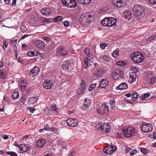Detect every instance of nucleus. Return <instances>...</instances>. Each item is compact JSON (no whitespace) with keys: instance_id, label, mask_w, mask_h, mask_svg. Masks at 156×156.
<instances>
[{"instance_id":"1","label":"nucleus","mask_w":156,"mask_h":156,"mask_svg":"<svg viewBox=\"0 0 156 156\" xmlns=\"http://www.w3.org/2000/svg\"><path fill=\"white\" fill-rule=\"evenodd\" d=\"M132 60L135 63H139L142 62L144 58L143 54L139 52H135L130 56Z\"/></svg>"},{"instance_id":"2","label":"nucleus","mask_w":156,"mask_h":156,"mask_svg":"<svg viewBox=\"0 0 156 156\" xmlns=\"http://www.w3.org/2000/svg\"><path fill=\"white\" fill-rule=\"evenodd\" d=\"M122 132L124 136L127 137H133L136 135V130L132 127L126 126L122 129Z\"/></svg>"},{"instance_id":"3","label":"nucleus","mask_w":156,"mask_h":156,"mask_svg":"<svg viewBox=\"0 0 156 156\" xmlns=\"http://www.w3.org/2000/svg\"><path fill=\"white\" fill-rule=\"evenodd\" d=\"M92 19L93 17L92 15L88 12H85L81 15L80 20L81 23H83L90 22Z\"/></svg>"},{"instance_id":"4","label":"nucleus","mask_w":156,"mask_h":156,"mask_svg":"<svg viewBox=\"0 0 156 156\" xmlns=\"http://www.w3.org/2000/svg\"><path fill=\"white\" fill-rule=\"evenodd\" d=\"M133 11L135 15L137 16H139L140 17L143 16L144 9L141 5H135L133 8Z\"/></svg>"},{"instance_id":"5","label":"nucleus","mask_w":156,"mask_h":156,"mask_svg":"<svg viewBox=\"0 0 156 156\" xmlns=\"http://www.w3.org/2000/svg\"><path fill=\"white\" fill-rule=\"evenodd\" d=\"M141 130L144 133H148L152 130V126L151 124L143 123L141 125Z\"/></svg>"},{"instance_id":"6","label":"nucleus","mask_w":156,"mask_h":156,"mask_svg":"<svg viewBox=\"0 0 156 156\" xmlns=\"http://www.w3.org/2000/svg\"><path fill=\"white\" fill-rule=\"evenodd\" d=\"M66 123L69 126L74 127L77 125V122L76 119H74L72 118L68 119L66 121H64L62 122V124H65Z\"/></svg>"},{"instance_id":"7","label":"nucleus","mask_w":156,"mask_h":156,"mask_svg":"<svg viewBox=\"0 0 156 156\" xmlns=\"http://www.w3.org/2000/svg\"><path fill=\"white\" fill-rule=\"evenodd\" d=\"M123 72L120 69H116L113 72L112 77L115 80L122 78Z\"/></svg>"},{"instance_id":"8","label":"nucleus","mask_w":156,"mask_h":156,"mask_svg":"<svg viewBox=\"0 0 156 156\" xmlns=\"http://www.w3.org/2000/svg\"><path fill=\"white\" fill-rule=\"evenodd\" d=\"M57 55L64 56L67 55V52L62 46H60L56 50Z\"/></svg>"},{"instance_id":"9","label":"nucleus","mask_w":156,"mask_h":156,"mask_svg":"<svg viewBox=\"0 0 156 156\" xmlns=\"http://www.w3.org/2000/svg\"><path fill=\"white\" fill-rule=\"evenodd\" d=\"M80 87L78 88L77 93L79 95L82 94L84 93L85 91V82L84 80H82L80 82Z\"/></svg>"},{"instance_id":"10","label":"nucleus","mask_w":156,"mask_h":156,"mask_svg":"<svg viewBox=\"0 0 156 156\" xmlns=\"http://www.w3.org/2000/svg\"><path fill=\"white\" fill-rule=\"evenodd\" d=\"M46 141L44 138L38 139L36 142V146L39 149H41L44 147Z\"/></svg>"},{"instance_id":"11","label":"nucleus","mask_w":156,"mask_h":156,"mask_svg":"<svg viewBox=\"0 0 156 156\" xmlns=\"http://www.w3.org/2000/svg\"><path fill=\"white\" fill-rule=\"evenodd\" d=\"M52 12V9L49 8H44L41 10V13L44 15H50Z\"/></svg>"},{"instance_id":"12","label":"nucleus","mask_w":156,"mask_h":156,"mask_svg":"<svg viewBox=\"0 0 156 156\" xmlns=\"http://www.w3.org/2000/svg\"><path fill=\"white\" fill-rule=\"evenodd\" d=\"M88 56V58H86L84 59V67L85 69H86L88 68V62L90 61L91 62L94 61L93 56L92 54L87 55Z\"/></svg>"},{"instance_id":"13","label":"nucleus","mask_w":156,"mask_h":156,"mask_svg":"<svg viewBox=\"0 0 156 156\" xmlns=\"http://www.w3.org/2000/svg\"><path fill=\"white\" fill-rule=\"evenodd\" d=\"M52 84V82L51 81L47 80L44 81L42 86L44 89L48 90L51 88Z\"/></svg>"},{"instance_id":"14","label":"nucleus","mask_w":156,"mask_h":156,"mask_svg":"<svg viewBox=\"0 0 156 156\" xmlns=\"http://www.w3.org/2000/svg\"><path fill=\"white\" fill-rule=\"evenodd\" d=\"M112 4L116 7H120L123 6L125 3L121 0H112Z\"/></svg>"},{"instance_id":"15","label":"nucleus","mask_w":156,"mask_h":156,"mask_svg":"<svg viewBox=\"0 0 156 156\" xmlns=\"http://www.w3.org/2000/svg\"><path fill=\"white\" fill-rule=\"evenodd\" d=\"M108 27H113V28H115L116 27V23L117 22L116 19L114 18H108Z\"/></svg>"},{"instance_id":"16","label":"nucleus","mask_w":156,"mask_h":156,"mask_svg":"<svg viewBox=\"0 0 156 156\" xmlns=\"http://www.w3.org/2000/svg\"><path fill=\"white\" fill-rule=\"evenodd\" d=\"M39 72V68L37 66H35L30 72L29 74L32 77H34L37 75Z\"/></svg>"},{"instance_id":"17","label":"nucleus","mask_w":156,"mask_h":156,"mask_svg":"<svg viewBox=\"0 0 156 156\" xmlns=\"http://www.w3.org/2000/svg\"><path fill=\"white\" fill-rule=\"evenodd\" d=\"M108 85V81L106 79H101L98 87L100 88H105Z\"/></svg>"},{"instance_id":"18","label":"nucleus","mask_w":156,"mask_h":156,"mask_svg":"<svg viewBox=\"0 0 156 156\" xmlns=\"http://www.w3.org/2000/svg\"><path fill=\"white\" fill-rule=\"evenodd\" d=\"M136 77V74L134 72H131L129 73V83H132L135 82Z\"/></svg>"},{"instance_id":"19","label":"nucleus","mask_w":156,"mask_h":156,"mask_svg":"<svg viewBox=\"0 0 156 156\" xmlns=\"http://www.w3.org/2000/svg\"><path fill=\"white\" fill-rule=\"evenodd\" d=\"M34 44L38 48H43L46 45V44L44 42L39 40H36Z\"/></svg>"},{"instance_id":"20","label":"nucleus","mask_w":156,"mask_h":156,"mask_svg":"<svg viewBox=\"0 0 156 156\" xmlns=\"http://www.w3.org/2000/svg\"><path fill=\"white\" fill-rule=\"evenodd\" d=\"M105 73V70L104 68H100L96 72L95 75L97 77H99L103 75Z\"/></svg>"},{"instance_id":"21","label":"nucleus","mask_w":156,"mask_h":156,"mask_svg":"<svg viewBox=\"0 0 156 156\" xmlns=\"http://www.w3.org/2000/svg\"><path fill=\"white\" fill-rule=\"evenodd\" d=\"M70 62L69 60H67L63 62L62 66L63 69L68 70L70 67Z\"/></svg>"},{"instance_id":"22","label":"nucleus","mask_w":156,"mask_h":156,"mask_svg":"<svg viewBox=\"0 0 156 156\" xmlns=\"http://www.w3.org/2000/svg\"><path fill=\"white\" fill-rule=\"evenodd\" d=\"M128 87L127 84L125 82L122 83L118 86L116 87V89L117 90H122L127 89Z\"/></svg>"},{"instance_id":"23","label":"nucleus","mask_w":156,"mask_h":156,"mask_svg":"<svg viewBox=\"0 0 156 156\" xmlns=\"http://www.w3.org/2000/svg\"><path fill=\"white\" fill-rule=\"evenodd\" d=\"M85 101L84 104L82 107V109L83 110L86 111L88 109L89 107L91 105V102H90L89 100H85Z\"/></svg>"},{"instance_id":"24","label":"nucleus","mask_w":156,"mask_h":156,"mask_svg":"<svg viewBox=\"0 0 156 156\" xmlns=\"http://www.w3.org/2000/svg\"><path fill=\"white\" fill-rule=\"evenodd\" d=\"M122 16L123 17L128 20L130 19L131 18V13L130 11H125L122 13Z\"/></svg>"},{"instance_id":"25","label":"nucleus","mask_w":156,"mask_h":156,"mask_svg":"<svg viewBox=\"0 0 156 156\" xmlns=\"http://www.w3.org/2000/svg\"><path fill=\"white\" fill-rule=\"evenodd\" d=\"M20 146V150L23 152L27 151L30 150L29 147L25 144H21Z\"/></svg>"},{"instance_id":"26","label":"nucleus","mask_w":156,"mask_h":156,"mask_svg":"<svg viewBox=\"0 0 156 156\" xmlns=\"http://www.w3.org/2000/svg\"><path fill=\"white\" fill-rule=\"evenodd\" d=\"M110 127L109 125H108L107 124H105V123L103 124L102 130L105 131V132L109 133L111 130Z\"/></svg>"},{"instance_id":"27","label":"nucleus","mask_w":156,"mask_h":156,"mask_svg":"<svg viewBox=\"0 0 156 156\" xmlns=\"http://www.w3.org/2000/svg\"><path fill=\"white\" fill-rule=\"evenodd\" d=\"M37 98L32 97L29 100V104L30 105H35L37 103Z\"/></svg>"},{"instance_id":"28","label":"nucleus","mask_w":156,"mask_h":156,"mask_svg":"<svg viewBox=\"0 0 156 156\" xmlns=\"http://www.w3.org/2000/svg\"><path fill=\"white\" fill-rule=\"evenodd\" d=\"M147 78L148 79V81L150 84H153L156 80V77L155 76H152L151 75L147 76Z\"/></svg>"},{"instance_id":"29","label":"nucleus","mask_w":156,"mask_h":156,"mask_svg":"<svg viewBox=\"0 0 156 156\" xmlns=\"http://www.w3.org/2000/svg\"><path fill=\"white\" fill-rule=\"evenodd\" d=\"M19 86L21 90H25L27 86L26 81L25 80H23L20 81Z\"/></svg>"},{"instance_id":"30","label":"nucleus","mask_w":156,"mask_h":156,"mask_svg":"<svg viewBox=\"0 0 156 156\" xmlns=\"http://www.w3.org/2000/svg\"><path fill=\"white\" fill-rule=\"evenodd\" d=\"M112 147H105L103 150V151L106 154H110L113 153Z\"/></svg>"},{"instance_id":"31","label":"nucleus","mask_w":156,"mask_h":156,"mask_svg":"<svg viewBox=\"0 0 156 156\" xmlns=\"http://www.w3.org/2000/svg\"><path fill=\"white\" fill-rule=\"evenodd\" d=\"M38 54V52L36 51H30L27 53V55L30 57L36 56Z\"/></svg>"},{"instance_id":"32","label":"nucleus","mask_w":156,"mask_h":156,"mask_svg":"<svg viewBox=\"0 0 156 156\" xmlns=\"http://www.w3.org/2000/svg\"><path fill=\"white\" fill-rule=\"evenodd\" d=\"M108 18H105L103 19L101 21L102 25L105 27H108Z\"/></svg>"},{"instance_id":"33","label":"nucleus","mask_w":156,"mask_h":156,"mask_svg":"<svg viewBox=\"0 0 156 156\" xmlns=\"http://www.w3.org/2000/svg\"><path fill=\"white\" fill-rule=\"evenodd\" d=\"M77 5V2L75 0H71V1L68 7L70 8L76 7Z\"/></svg>"},{"instance_id":"34","label":"nucleus","mask_w":156,"mask_h":156,"mask_svg":"<svg viewBox=\"0 0 156 156\" xmlns=\"http://www.w3.org/2000/svg\"><path fill=\"white\" fill-rule=\"evenodd\" d=\"M44 129L46 130L52 131L54 133H56L58 131V129L55 127H45L44 128Z\"/></svg>"},{"instance_id":"35","label":"nucleus","mask_w":156,"mask_h":156,"mask_svg":"<svg viewBox=\"0 0 156 156\" xmlns=\"http://www.w3.org/2000/svg\"><path fill=\"white\" fill-rule=\"evenodd\" d=\"M100 58L101 60L104 62H108L110 60V59L108 57L105 55H100Z\"/></svg>"},{"instance_id":"36","label":"nucleus","mask_w":156,"mask_h":156,"mask_svg":"<svg viewBox=\"0 0 156 156\" xmlns=\"http://www.w3.org/2000/svg\"><path fill=\"white\" fill-rule=\"evenodd\" d=\"M150 95V93L148 92L142 95V97H140V99L141 101H143L145 100V98H147L149 97Z\"/></svg>"},{"instance_id":"37","label":"nucleus","mask_w":156,"mask_h":156,"mask_svg":"<svg viewBox=\"0 0 156 156\" xmlns=\"http://www.w3.org/2000/svg\"><path fill=\"white\" fill-rule=\"evenodd\" d=\"M132 98L133 101H136L138 99V94L136 92L133 91L132 94Z\"/></svg>"},{"instance_id":"38","label":"nucleus","mask_w":156,"mask_h":156,"mask_svg":"<svg viewBox=\"0 0 156 156\" xmlns=\"http://www.w3.org/2000/svg\"><path fill=\"white\" fill-rule=\"evenodd\" d=\"M62 19V17L61 16H57V17L54 18V21L55 22L58 23L61 22Z\"/></svg>"},{"instance_id":"39","label":"nucleus","mask_w":156,"mask_h":156,"mask_svg":"<svg viewBox=\"0 0 156 156\" xmlns=\"http://www.w3.org/2000/svg\"><path fill=\"white\" fill-rule=\"evenodd\" d=\"M19 96V93L18 92H13L12 94V97L13 99L17 98Z\"/></svg>"},{"instance_id":"40","label":"nucleus","mask_w":156,"mask_h":156,"mask_svg":"<svg viewBox=\"0 0 156 156\" xmlns=\"http://www.w3.org/2000/svg\"><path fill=\"white\" fill-rule=\"evenodd\" d=\"M119 51L118 48L116 49L112 53V55L114 58H116L119 55Z\"/></svg>"},{"instance_id":"41","label":"nucleus","mask_w":156,"mask_h":156,"mask_svg":"<svg viewBox=\"0 0 156 156\" xmlns=\"http://www.w3.org/2000/svg\"><path fill=\"white\" fill-rule=\"evenodd\" d=\"M126 62L124 61H118L116 62V64L121 67L124 66L125 65Z\"/></svg>"},{"instance_id":"42","label":"nucleus","mask_w":156,"mask_h":156,"mask_svg":"<svg viewBox=\"0 0 156 156\" xmlns=\"http://www.w3.org/2000/svg\"><path fill=\"white\" fill-rule=\"evenodd\" d=\"M96 83H92L90 86L89 88V90L90 91H92L93 89L96 88V87L97 86Z\"/></svg>"},{"instance_id":"43","label":"nucleus","mask_w":156,"mask_h":156,"mask_svg":"<svg viewBox=\"0 0 156 156\" xmlns=\"http://www.w3.org/2000/svg\"><path fill=\"white\" fill-rule=\"evenodd\" d=\"M71 0H62V4L66 6H68Z\"/></svg>"},{"instance_id":"44","label":"nucleus","mask_w":156,"mask_h":156,"mask_svg":"<svg viewBox=\"0 0 156 156\" xmlns=\"http://www.w3.org/2000/svg\"><path fill=\"white\" fill-rule=\"evenodd\" d=\"M6 154L11 156H17V154L16 153L12 151H7Z\"/></svg>"},{"instance_id":"45","label":"nucleus","mask_w":156,"mask_h":156,"mask_svg":"<svg viewBox=\"0 0 156 156\" xmlns=\"http://www.w3.org/2000/svg\"><path fill=\"white\" fill-rule=\"evenodd\" d=\"M103 124L99 122L98 124H97L96 126V128L98 130H102V126Z\"/></svg>"},{"instance_id":"46","label":"nucleus","mask_w":156,"mask_h":156,"mask_svg":"<svg viewBox=\"0 0 156 156\" xmlns=\"http://www.w3.org/2000/svg\"><path fill=\"white\" fill-rule=\"evenodd\" d=\"M109 103L112 107H115V102L113 98H112L110 100Z\"/></svg>"},{"instance_id":"47","label":"nucleus","mask_w":156,"mask_h":156,"mask_svg":"<svg viewBox=\"0 0 156 156\" xmlns=\"http://www.w3.org/2000/svg\"><path fill=\"white\" fill-rule=\"evenodd\" d=\"M96 110L98 114L101 115H103L104 114V112L103 111H102L100 107H98L97 108Z\"/></svg>"},{"instance_id":"48","label":"nucleus","mask_w":156,"mask_h":156,"mask_svg":"<svg viewBox=\"0 0 156 156\" xmlns=\"http://www.w3.org/2000/svg\"><path fill=\"white\" fill-rule=\"evenodd\" d=\"M107 45L108 44L107 43H101L100 46L101 48L104 49L105 47L107 46Z\"/></svg>"},{"instance_id":"49","label":"nucleus","mask_w":156,"mask_h":156,"mask_svg":"<svg viewBox=\"0 0 156 156\" xmlns=\"http://www.w3.org/2000/svg\"><path fill=\"white\" fill-rule=\"evenodd\" d=\"M84 51L87 55H89L91 54L90 51V49L89 48H86L84 49Z\"/></svg>"},{"instance_id":"50","label":"nucleus","mask_w":156,"mask_h":156,"mask_svg":"<svg viewBox=\"0 0 156 156\" xmlns=\"http://www.w3.org/2000/svg\"><path fill=\"white\" fill-rule=\"evenodd\" d=\"M51 110L57 112L58 109L55 105H51Z\"/></svg>"},{"instance_id":"51","label":"nucleus","mask_w":156,"mask_h":156,"mask_svg":"<svg viewBox=\"0 0 156 156\" xmlns=\"http://www.w3.org/2000/svg\"><path fill=\"white\" fill-rule=\"evenodd\" d=\"M5 71L2 70L0 71V77L4 78L5 77Z\"/></svg>"},{"instance_id":"52","label":"nucleus","mask_w":156,"mask_h":156,"mask_svg":"<svg viewBox=\"0 0 156 156\" xmlns=\"http://www.w3.org/2000/svg\"><path fill=\"white\" fill-rule=\"evenodd\" d=\"M141 152L143 154H147L148 153L147 151L144 148L142 147L140 149Z\"/></svg>"},{"instance_id":"53","label":"nucleus","mask_w":156,"mask_h":156,"mask_svg":"<svg viewBox=\"0 0 156 156\" xmlns=\"http://www.w3.org/2000/svg\"><path fill=\"white\" fill-rule=\"evenodd\" d=\"M38 19L40 20H41L43 21L44 23H45L48 22V19L47 18H45L43 17H39Z\"/></svg>"},{"instance_id":"54","label":"nucleus","mask_w":156,"mask_h":156,"mask_svg":"<svg viewBox=\"0 0 156 156\" xmlns=\"http://www.w3.org/2000/svg\"><path fill=\"white\" fill-rule=\"evenodd\" d=\"M137 153V151L136 150L134 149L133 150L131 151L129 153V154L131 156L133 155L134 154H136Z\"/></svg>"},{"instance_id":"55","label":"nucleus","mask_w":156,"mask_h":156,"mask_svg":"<svg viewBox=\"0 0 156 156\" xmlns=\"http://www.w3.org/2000/svg\"><path fill=\"white\" fill-rule=\"evenodd\" d=\"M64 25L66 27H68L69 25V22L67 20L64 21L63 22Z\"/></svg>"},{"instance_id":"56","label":"nucleus","mask_w":156,"mask_h":156,"mask_svg":"<svg viewBox=\"0 0 156 156\" xmlns=\"http://www.w3.org/2000/svg\"><path fill=\"white\" fill-rule=\"evenodd\" d=\"M156 38V36H152L149 37L147 39V41H152V40H154Z\"/></svg>"},{"instance_id":"57","label":"nucleus","mask_w":156,"mask_h":156,"mask_svg":"<svg viewBox=\"0 0 156 156\" xmlns=\"http://www.w3.org/2000/svg\"><path fill=\"white\" fill-rule=\"evenodd\" d=\"M30 111L31 113H33L34 111L35 110V109L31 108V107H28L27 108Z\"/></svg>"},{"instance_id":"58","label":"nucleus","mask_w":156,"mask_h":156,"mask_svg":"<svg viewBox=\"0 0 156 156\" xmlns=\"http://www.w3.org/2000/svg\"><path fill=\"white\" fill-rule=\"evenodd\" d=\"M91 2V0H83V4L87 5L90 3Z\"/></svg>"},{"instance_id":"59","label":"nucleus","mask_w":156,"mask_h":156,"mask_svg":"<svg viewBox=\"0 0 156 156\" xmlns=\"http://www.w3.org/2000/svg\"><path fill=\"white\" fill-rule=\"evenodd\" d=\"M150 3L152 5H154L156 3V0H149Z\"/></svg>"},{"instance_id":"60","label":"nucleus","mask_w":156,"mask_h":156,"mask_svg":"<svg viewBox=\"0 0 156 156\" xmlns=\"http://www.w3.org/2000/svg\"><path fill=\"white\" fill-rule=\"evenodd\" d=\"M11 44L12 45H16L17 44V40H12L10 41Z\"/></svg>"},{"instance_id":"61","label":"nucleus","mask_w":156,"mask_h":156,"mask_svg":"<svg viewBox=\"0 0 156 156\" xmlns=\"http://www.w3.org/2000/svg\"><path fill=\"white\" fill-rule=\"evenodd\" d=\"M4 100L6 102H7V103L9 104L10 102V98L9 97H6L5 98Z\"/></svg>"},{"instance_id":"62","label":"nucleus","mask_w":156,"mask_h":156,"mask_svg":"<svg viewBox=\"0 0 156 156\" xmlns=\"http://www.w3.org/2000/svg\"><path fill=\"white\" fill-rule=\"evenodd\" d=\"M18 61L22 64H23L24 63V61L20 57H19L18 59Z\"/></svg>"},{"instance_id":"63","label":"nucleus","mask_w":156,"mask_h":156,"mask_svg":"<svg viewBox=\"0 0 156 156\" xmlns=\"http://www.w3.org/2000/svg\"><path fill=\"white\" fill-rule=\"evenodd\" d=\"M43 39L45 41H46L47 43L49 42L50 41V38L47 37H44L43 38Z\"/></svg>"},{"instance_id":"64","label":"nucleus","mask_w":156,"mask_h":156,"mask_svg":"<svg viewBox=\"0 0 156 156\" xmlns=\"http://www.w3.org/2000/svg\"><path fill=\"white\" fill-rule=\"evenodd\" d=\"M3 48H4V47L6 48L8 45V43L6 41H4L3 42Z\"/></svg>"}]
</instances>
